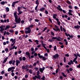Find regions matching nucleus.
Returning a JSON list of instances; mask_svg holds the SVG:
<instances>
[{
  "mask_svg": "<svg viewBox=\"0 0 80 80\" xmlns=\"http://www.w3.org/2000/svg\"><path fill=\"white\" fill-rule=\"evenodd\" d=\"M57 14H54L53 15V18L54 19H55L56 21H57V22L58 23V25L60 26V22L59 21V19L58 18H57Z\"/></svg>",
  "mask_w": 80,
  "mask_h": 80,
  "instance_id": "1",
  "label": "nucleus"
},
{
  "mask_svg": "<svg viewBox=\"0 0 80 80\" xmlns=\"http://www.w3.org/2000/svg\"><path fill=\"white\" fill-rule=\"evenodd\" d=\"M25 30H27L25 31V33L26 34L30 33L31 32V29L27 27L25 28Z\"/></svg>",
  "mask_w": 80,
  "mask_h": 80,
  "instance_id": "2",
  "label": "nucleus"
},
{
  "mask_svg": "<svg viewBox=\"0 0 80 80\" xmlns=\"http://www.w3.org/2000/svg\"><path fill=\"white\" fill-rule=\"evenodd\" d=\"M57 8L60 11H61L63 12V13H66V12L64 10H62V9L61 8V6L59 5H58V7H57Z\"/></svg>",
  "mask_w": 80,
  "mask_h": 80,
  "instance_id": "3",
  "label": "nucleus"
},
{
  "mask_svg": "<svg viewBox=\"0 0 80 80\" xmlns=\"http://www.w3.org/2000/svg\"><path fill=\"white\" fill-rule=\"evenodd\" d=\"M15 21L16 23H20L21 21V19L20 18H15Z\"/></svg>",
  "mask_w": 80,
  "mask_h": 80,
  "instance_id": "4",
  "label": "nucleus"
},
{
  "mask_svg": "<svg viewBox=\"0 0 80 80\" xmlns=\"http://www.w3.org/2000/svg\"><path fill=\"white\" fill-rule=\"evenodd\" d=\"M28 65H26L25 66L23 65L22 66L21 68L22 69H24V70H28L29 69H28V68L29 67Z\"/></svg>",
  "mask_w": 80,
  "mask_h": 80,
  "instance_id": "5",
  "label": "nucleus"
},
{
  "mask_svg": "<svg viewBox=\"0 0 80 80\" xmlns=\"http://www.w3.org/2000/svg\"><path fill=\"white\" fill-rule=\"evenodd\" d=\"M15 62H16V61H15V60H11L9 62V63L10 64H12L13 65H15Z\"/></svg>",
  "mask_w": 80,
  "mask_h": 80,
  "instance_id": "6",
  "label": "nucleus"
},
{
  "mask_svg": "<svg viewBox=\"0 0 80 80\" xmlns=\"http://www.w3.org/2000/svg\"><path fill=\"white\" fill-rule=\"evenodd\" d=\"M73 12V10H71L70 9L69 10V12H68V13L69 15H71V16H73V17H74V15H73L72 13Z\"/></svg>",
  "mask_w": 80,
  "mask_h": 80,
  "instance_id": "7",
  "label": "nucleus"
},
{
  "mask_svg": "<svg viewBox=\"0 0 80 80\" xmlns=\"http://www.w3.org/2000/svg\"><path fill=\"white\" fill-rule=\"evenodd\" d=\"M33 78L34 80H36L37 78L38 79H40V76L38 75V76L37 75L35 76L34 77H33Z\"/></svg>",
  "mask_w": 80,
  "mask_h": 80,
  "instance_id": "8",
  "label": "nucleus"
},
{
  "mask_svg": "<svg viewBox=\"0 0 80 80\" xmlns=\"http://www.w3.org/2000/svg\"><path fill=\"white\" fill-rule=\"evenodd\" d=\"M52 40H60L61 38L60 37L57 38V37H53L52 38Z\"/></svg>",
  "mask_w": 80,
  "mask_h": 80,
  "instance_id": "9",
  "label": "nucleus"
},
{
  "mask_svg": "<svg viewBox=\"0 0 80 80\" xmlns=\"http://www.w3.org/2000/svg\"><path fill=\"white\" fill-rule=\"evenodd\" d=\"M15 68L14 67H12L9 68L8 70V72H10L12 70H14Z\"/></svg>",
  "mask_w": 80,
  "mask_h": 80,
  "instance_id": "10",
  "label": "nucleus"
},
{
  "mask_svg": "<svg viewBox=\"0 0 80 80\" xmlns=\"http://www.w3.org/2000/svg\"><path fill=\"white\" fill-rule=\"evenodd\" d=\"M20 63V61L18 60H16V64L17 67L18 66V64Z\"/></svg>",
  "mask_w": 80,
  "mask_h": 80,
  "instance_id": "11",
  "label": "nucleus"
},
{
  "mask_svg": "<svg viewBox=\"0 0 80 80\" xmlns=\"http://www.w3.org/2000/svg\"><path fill=\"white\" fill-rule=\"evenodd\" d=\"M73 61L72 60H70V61L68 63V64L69 65H71V64L73 65Z\"/></svg>",
  "mask_w": 80,
  "mask_h": 80,
  "instance_id": "12",
  "label": "nucleus"
},
{
  "mask_svg": "<svg viewBox=\"0 0 80 80\" xmlns=\"http://www.w3.org/2000/svg\"><path fill=\"white\" fill-rule=\"evenodd\" d=\"M44 70H45V67H43L42 68H39V71L41 72V73H43V72Z\"/></svg>",
  "mask_w": 80,
  "mask_h": 80,
  "instance_id": "13",
  "label": "nucleus"
},
{
  "mask_svg": "<svg viewBox=\"0 0 80 80\" xmlns=\"http://www.w3.org/2000/svg\"><path fill=\"white\" fill-rule=\"evenodd\" d=\"M58 57H59V55L57 54H56L55 55L53 56V57L54 58H55V59L57 58H58Z\"/></svg>",
  "mask_w": 80,
  "mask_h": 80,
  "instance_id": "14",
  "label": "nucleus"
},
{
  "mask_svg": "<svg viewBox=\"0 0 80 80\" xmlns=\"http://www.w3.org/2000/svg\"><path fill=\"white\" fill-rule=\"evenodd\" d=\"M41 43L42 45V46L45 49H46V47H45V45H46V44L43 43V41H41Z\"/></svg>",
  "mask_w": 80,
  "mask_h": 80,
  "instance_id": "15",
  "label": "nucleus"
},
{
  "mask_svg": "<svg viewBox=\"0 0 80 80\" xmlns=\"http://www.w3.org/2000/svg\"><path fill=\"white\" fill-rule=\"evenodd\" d=\"M74 28L75 29H79L80 28V26L79 25H77L74 27Z\"/></svg>",
  "mask_w": 80,
  "mask_h": 80,
  "instance_id": "16",
  "label": "nucleus"
},
{
  "mask_svg": "<svg viewBox=\"0 0 80 80\" xmlns=\"http://www.w3.org/2000/svg\"><path fill=\"white\" fill-rule=\"evenodd\" d=\"M17 12L16 11L14 14V15L15 17V18H18V16H17Z\"/></svg>",
  "mask_w": 80,
  "mask_h": 80,
  "instance_id": "17",
  "label": "nucleus"
},
{
  "mask_svg": "<svg viewBox=\"0 0 80 80\" xmlns=\"http://www.w3.org/2000/svg\"><path fill=\"white\" fill-rule=\"evenodd\" d=\"M10 28V26L9 25H8L6 26V28L4 29V30H7L8 28Z\"/></svg>",
  "mask_w": 80,
  "mask_h": 80,
  "instance_id": "18",
  "label": "nucleus"
},
{
  "mask_svg": "<svg viewBox=\"0 0 80 80\" xmlns=\"http://www.w3.org/2000/svg\"><path fill=\"white\" fill-rule=\"evenodd\" d=\"M7 60H8V57H6L4 60V61L3 62V63H5V62L7 61Z\"/></svg>",
  "mask_w": 80,
  "mask_h": 80,
  "instance_id": "19",
  "label": "nucleus"
},
{
  "mask_svg": "<svg viewBox=\"0 0 80 80\" xmlns=\"http://www.w3.org/2000/svg\"><path fill=\"white\" fill-rule=\"evenodd\" d=\"M10 11V9L8 7H6V12H8Z\"/></svg>",
  "mask_w": 80,
  "mask_h": 80,
  "instance_id": "20",
  "label": "nucleus"
},
{
  "mask_svg": "<svg viewBox=\"0 0 80 80\" xmlns=\"http://www.w3.org/2000/svg\"><path fill=\"white\" fill-rule=\"evenodd\" d=\"M33 27H34V26L32 24H31L29 26V27H28V28H33Z\"/></svg>",
  "mask_w": 80,
  "mask_h": 80,
  "instance_id": "21",
  "label": "nucleus"
},
{
  "mask_svg": "<svg viewBox=\"0 0 80 80\" xmlns=\"http://www.w3.org/2000/svg\"><path fill=\"white\" fill-rule=\"evenodd\" d=\"M38 55L39 57V58H43V56H42V55H40V53H38Z\"/></svg>",
  "mask_w": 80,
  "mask_h": 80,
  "instance_id": "22",
  "label": "nucleus"
},
{
  "mask_svg": "<svg viewBox=\"0 0 80 80\" xmlns=\"http://www.w3.org/2000/svg\"><path fill=\"white\" fill-rule=\"evenodd\" d=\"M53 30L56 32H57V31H60V30L59 29H55V28H53Z\"/></svg>",
  "mask_w": 80,
  "mask_h": 80,
  "instance_id": "23",
  "label": "nucleus"
},
{
  "mask_svg": "<svg viewBox=\"0 0 80 80\" xmlns=\"http://www.w3.org/2000/svg\"><path fill=\"white\" fill-rule=\"evenodd\" d=\"M45 8H41L40 9V10L41 12H43V11H44L45 10Z\"/></svg>",
  "mask_w": 80,
  "mask_h": 80,
  "instance_id": "24",
  "label": "nucleus"
},
{
  "mask_svg": "<svg viewBox=\"0 0 80 80\" xmlns=\"http://www.w3.org/2000/svg\"><path fill=\"white\" fill-rule=\"evenodd\" d=\"M12 50H13L14 49H15V50H16L17 48V47L16 46L15 47V46H14L13 47H12Z\"/></svg>",
  "mask_w": 80,
  "mask_h": 80,
  "instance_id": "25",
  "label": "nucleus"
},
{
  "mask_svg": "<svg viewBox=\"0 0 80 80\" xmlns=\"http://www.w3.org/2000/svg\"><path fill=\"white\" fill-rule=\"evenodd\" d=\"M5 27V26L4 25H2V26H1L0 27V29H4V28H3Z\"/></svg>",
  "mask_w": 80,
  "mask_h": 80,
  "instance_id": "26",
  "label": "nucleus"
},
{
  "mask_svg": "<svg viewBox=\"0 0 80 80\" xmlns=\"http://www.w3.org/2000/svg\"><path fill=\"white\" fill-rule=\"evenodd\" d=\"M18 12H20L21 11V8H20V7H18Z\"/></svg>",
  "mask_w": 80,
  "mask_h": 80,
  "instance_id": "27",
  "label": "nucleus"
},
{
  "mask_svg": "<svg viewBox=\"0 0 80 80\" xmlns=\"http://www.w3.org/2000/svg\"><path fill=\"white\" fill-rule=\"evenodd\" d=\"M36 4L38 6V5H39V2H38V0H37L36 1Z\"/></svg>",
  "mask_w": 80,
  "mask_h": 80,
  "instance_id": "28",
  "label": "nucleus"
},
{
  "mask_svg": "<svg viewBox=\"0 0 80 80\" xmlns=\"http://www.w3.org/2000/svg\"><path fill=\"white\" fill-rule=\"evenodd\" d=\"M77 58H75L73 60V62H75L77 60Z\"/></svg>",
  "mask_w": 80,
  "mask_h": 80,
  "instance_id": "29",
  "label": "nucleus"
},
{
  "mask_svg": "<svg viewBox=\"0 0 80 80\" xmlns=\"http://www.w3.org/2000/svg\"><path fill=\"white\" fill-rule=\"evenodd\" d=\"M15 4L14 2H13L12 5V7H15Z\"/></svg>",
  "mask_w": 80,
  "mask_h": 80,
  "instance_id": "30",
  "label": "nucleus"
},
{
  "mask_svg": "<svg viewBox=\"0 0 80 80\" xmlns=\"http://www.w3.org/2000/svg\"><path fill=\"white\" fill-rule=\"evenodd\" d=\"M45 76H43L41 79V80H45Z\"/></svg>",
  "mask_w": 80,
  "mask_h": 80,
  "instance_id": "31",
  "label": "nucleus"
},
{
  "mask_svg": "<svg viewBox=\"0 0 80 80\" xmlns=\"http://www.w3.org/2000/svg\"><path fill=\"white\" fill-rule=\"evenodd\" d=\"M75 9H76V10H78L79 9V8H78L77 6H75L74 7Z\"/></svg>",
  "mask_w": 80,
  "mask_h": 80,
  "instance_id": "32",
  "label": "nucleus"
},
{
  "mask_svg": "<svg viewBox=\"0 0 80 80\" xmlns=\"http://www.w3.org/2000/svg\"><path fill=\"white\" fill-rule=\"evenodd\" d=\"M67 3H68V4H71V3L70 2V1H68V0H67Z\"/></svg>",
  "mask_w": 80,
  "mask_h": 80,
  "instance_id": "33",
  "label": "nucleus"
},
{
  "mask_svg": "<svg viewBox=\"0 0 80 80\" xmlns=\"http://www.w3.org/2000/svg\"><path fill=\"white\" fill-rule=\"evenodd\" d=\"M5 2L4 1H2L1 2V4L2 5H5Z\"/></svg>",
  "mask_w": 80,
  "mask_h": 80,
  "instance_id": "34",
  "label": "nucleus"
},
{
  "mask_svg": "<svg viewBox=\"0 0 80 80\" xmlns=\"http://www.w3.org/2000/svg\"><path fill=\"white\" fill-rule=\"evenodd\" d=\"M22 60H23V61H25V60H26V58L25 57H23L22 58Z\"/></svg>",
  "mask_w": 80,
  "mask_h": 80,
  "instance_id": "35",
  "label": "nucleus"
},
{
  "mask_svg": "<svg viewBox=\"0 0 80 80\" xmlns=\"http://www.w3.org/2000/svg\"><path fill=\"white\" fill-rule=\"evenodd\" d=\"M62 74L63 76V77H67V76L64 73L62 72Z\"/></svg>",
  "mask_w": 80,
  "mask_h": 80,
  "instance_id": "36",
  "label": "nucleus"
},
{
  "mask_svg": "<svg viewBox=\"0 0 80 80\" xmlns=\"http://www.w3.org/2000/svg\"><path fill=\"white\" fill-rule=\"evenodd\" d=\"M19 61L21 62L22 60V57H20L19 58Z\"/></svg>",
  "mask_w": 80,
  "mask_h": 80,
  "instance_id": "37",
  "label": "nucleus"
},
{
  "mask_svg": "<svg viewBox=\"0 0 80 80\" xmlns=\"http://www.w3.org/2000/svg\"><path fill=\"white\" fill-rule=\"evenodd\" d=\"M10 32H11V33H13V32H14V31L12 29H10L9 30Z\"/></svg>",
  "mask_w": 80,
  "mask_h": 80,
  "instance_id": "38",
  "label": "nucleus"
},
{
  "mask_svg": "<svg viewBox=\"0 0 80 80\" xmlns=\"http://www.w3.org/2000/svg\"><path fill=\"white\" fill-rule=\"evenodd\" d=\"M60 28L61 31H62V32H63V27H62V26H61L60 27Z\"/></svg>",
  "mask_w": 80,
  "mask_h": 80,
  "instance_id": "39",
  "label": "nucleus"
},
{
  "mask_svg": "<svg viewBox=\"0 0 80 80\" xmlns=\"http://www.w3.org/2000/svg\"><path fill=\"white\" fill-rule=\"evenodd\" d=\"M68 7L70 8V9H72V6L71 5H69L68 6Z\"/></svg>",
  "mask_w": 80,
  "mask_h": 80,
  "instance_id": "40",
  "label": "nucleus"
},
{
  "mask_svg": "<svg viewBox=\"0 0 80 80\" xmlns=\"http://www.w3.org/2000/svg\"><path fill=\"white\" fill-rule=\"evenodd\" d=\"M0 31L1 33H3V31L4 30V29H0Z\"/></svg>",
  "mask_w": 80,
  "mask_h": 80,
  "instance_id": "41",
  "label": "nucleus"
},
{
  "mask_svg": "<svg viewBox=\"0 0 80 80\" xmlns=\"http://www.w3.org/2000/svg\"><path fill=\"white\" fill-rule=\"evenodd\" d=\"M46 49H45L46 50L47 52H48V53H49L50 52V50H49V49H47V48H46Z\"/></svg>",
  "mask_w": 80,
  "mask_h": 80,
  "instance_id": "42",
  "label": "nucleus"
},
{
  "mask_svg": "<svg viewBox=\"0 0 80 80\" xmlns=\"http://www.w3.org/2000/svg\"><path fill=\"white\" fill-rule=\"evenodd\" d=\"M19 13L18 14V15H20V14H22V13H23V12L22 11H19Z\"/></svg>",
  "mask_w": 80,
  "mask_h": 80,
  "instance_id": "43",
  "label": "nucleus"
},
{
  "mask_svg": "<svg viewBox=\"0 0 80 80\" xmlns=\"http://www.w3.org/2000/svg\"><path fill=\"white\" fill-rule=\"evenodd\" d=\"M5 52H8V48H6L5 49Z\"/></svg>",
  "mask_w": 80,
  "mask_h": 80,
  "instance_id": "44",
  "label": "nucleus"
},
{
  "mask_svg": "<svg viewBox=\"0 0 80 80\" xmlns=\"http://www.w3.org/2000/svg\"><path fill=\"white\" fill-rule=\"evenodd\" d=\"M51 35H52V36H54L55 35V34H54V33H53V32H51Z\"/></svg>",
  "mask_w": 80,
  "mask_h": 80,
  "instance_id": "45",
  "label": "nucleus"
},
{
  "mask_svg": "<svg viewBox=\"0 0 80 80\" xmlns=\"http://www.w3.org/2000/svg\"><path fill=\"white\" fill-rule=\"evenodd\" d=\"M64 63H66V58L65 57L64 58Z\"/></svg>",
  "mask_w": 80,
  "mask_h": 80,
  "instance_id": "46",
  "label": "nucleus"
},
{
  "mask_svg": "<svg viewBox=\"0 0 80 80\" xmlns=\"http://www.w3.org/2000/svg\"><path fill=\"white\" fill-rule=\"evenodd\" d=\"M35 52V51H32V52H31V53H32V55H33V54H34Z\"/></svg>",
  "mask_w": 80,
  "mask_h": 80,
  "instance_id": "47",
  "label": "nucleus"
},
{
  "mask_svg": "<svg viewBox=\"0 0 80 80\" xmlns=\"http://www.w3.org/2000/svg\"><path fill=\"white\" fill-rule=\"evenodd\" d=\"M21 22L22 24H23V23H25V21L23 20H22L21 21Z\"/></svg>",
  "mask_w": 80,
  "mask_h": 80,
  "instance_id": "48",
  "label": "nucleus"
},
{
  "mask_svg": "<svg viewBox=\"0 0 80 80\" xmlns=\"http://www.w3.org/2000/svg\"><path fill=\"white\" fill-rule=\"evenodd\" d=\"M74 57H76L75 58H78V56H77V54H74Z\"/></svg>",
  "mask_w": 80,
  "mask_h": 80,
  "instance_id": "49",
  "label": "nucleus"
},
{
  "mask_svg": "<svg viewBox=\"0 0 80 80\" xmlns=\"http://www.w3.org/2000/svg\"><path fill=\"white\" fill-rule=\"evenodd\" d=\"M55 28L56 29H59V28H58L57 26L56 25H55Z\"/></svg>",
  "mask_w": 80,
  "mask_h": 80,
  "instance_id": "50",
  "label": "nucleus"
},
{
  "mask_svg": "<svg viewBox=\"0 0 80 80\" xmlns=\"http://www.w3.org/2000/svg\"><path fill=\"white\" fill-rule=\"evenodd\" d=\"M35 22H40V21L38 19H36L35 20Z\"/></svg>",
  "mask_w": 80,
  "mask_h": 80,
  "instance_id": "51",
  "label": "nucleus"
},
{
  "mask_svg": "<svg viewBox=\"0 0 80 80\" xmlns=\"http://www.w3.org/2000/svg\"><path fill=\"white\" fill-rule=\"evenodd\" d=\"M35 42H36V43L37 44V45H38V42H39V41L38 40H35Z\"/></svg>",
  "mask_w": 80,
  "mask_h": 80,
  "instance_id": "52",
  "label": "nucleus"
},
{
  "mask_svg": "<svg viewBox=\"0 0 80 80\" xmlns=\"http://www.w3.org/2000/svg\"><path fill=\"white\" fill-rule=\"evenodd\" d=\"M32 20H33V19H32V18H30L29 20V22H32Z\"/></svg>",
  "mask_w": 80,
  "mask_h": 80,
  "instance_id": "53",
  "label": "nucleus"
},
{
  "mask_svg": "<svg viewBox=\"0 0 80 80\" xmlns=\"http://www.w3.org/2000/svg\"><path fill=\"white\" fill-rule=\"evenodd\" d=\"M26 54L27 55H30V53H29V52H26Z\"/></svg>",
  "mask_w": 80,
  "mask_h": 80,
  "instance_id": "54",
  "label": "nucleus"
},
{
  "mask_svg": "<svg viewBox=\"0 0 80 80\" xmlns=\"http://www.w3.org/2000/svg\"><path fill=\"white\" fill-rule=\"evenodd\" d=\"M45 13L46 14H47H47H48V11H47V10H45Z\"/></svg>",
  "mask_w": 80,
  "mask_h": 80,
  "instance_id": "55",
  "label": "nucleus"
},
{
  "mask_svg": "<svg viewBox=\"0 0 80 80\" xmlns=\"http://www.w3.org/2000/svg\"><path fill=\"white\" fill-rule=\"evenodd\" d=\"M77 55L78 56V57H79L80 58V54L78 53H77Z\"/></svg>",
  "mask_w": 80,
  "mask_h": 80,
  "instance_id": "56",
  "label": "nucleus"
},
{
  "mask_svg": "<svg viewBox=\"0 0 80 80\" xmlns=\"http://www.w3.org/2000/svg\"><path fill=\"white\" fill-rule=\"evenodd\" d=\"M4 73H5V72H4V71H3L1 72L2 75H3V74H4Z\"/></svg>",
  "mask_w": 80,
  "mask_h": 80,
  "instance_id": "57",
  "label": "nucleus"
},
{
  "mask_svg": "<svg viewBox=\"0 0 80 80\" xmlns=\"http://www.w3.org/2000/svg\"><path fill=\"white\" fill-rule=\"evenodd\" d=\"M42 58L43 60H46V58H45V57H42Z\"/></svg>",
  "mask_w": 80,
  "mask_h": 80,
  "instance_id": "58",
  "label": "nucleus"
},
{
  "mask_svg": "<svg viewBox=\"0 0 80 80\" xmlns=\"http://www.w3.org/2000/svg\"><path fill=\"white\" fill-rule=\"evenodd\" d=\"M11 74L12 76H13L15 75V73L14 72H12Z\"/></svg>",
  "mask_w": 80,
  "mask_h": 80,
  "instance_id": "59",
  "label": "nucleus"
},
{
  "mask_svg": "<svg viewBox=\"0 0 80 80\" xmlns=\"http://www.w3.org/2000/svg\"><path fill=\"white\" fill-rule=\"evenodd\" d=\"M31 52H32V51H34V48H31Z\"/></svg>",
  "mask_w": 80,
  "mask_h": 80,
  "instance_id": "60",
  "label": "nucleus"
},
{
  "mask_svg": "<svg viewBox=\"0 0 80 80\" xmlns=\"http://www.w3.org/2000/svg\"><path fill=\"white\" fill-rule=\"evenodd\" d=\"M77 68H80V64H79L78 65H77Z\"/></svg>",
  "mask_w": 80,
  "mask_h": 80,
  "instance_id": "61",
  "label": "nucleus"
},
{
  "mask_svg": "<svg viewBox=\"0 0 80 80\" xmlns=\"http://www.w3.org/2000/svg\"><path fill=\"white\" fill-rule=\"evenodd\" d=\"M25 78H28V75L27 74H26V75H25Z\"/></svg>",
  "mask_w": 80,
  "mask_h": 80,
  "instance_id": "62",
  "label": "nucleus"
},
{
  "mask_svg": "<svg viewBox=\"0 0 80 80\" xmlns=\"http://www.w3.org/2000/svg\"><path fill=\"white\" fill-rule=\"evenodd\" d=\"M69 70L70 71H73V68H69Z\"/></svg>",
  "mask_w": 80,
  "mask_h": 80,
  "instance_id": "63",
  "label": "nucleus"
},
{
  "mask_svg": "<svg viewBox=\"0 0 80 80\" xmlns=\"http://www.w3.org/2000/svg\"><path fill=\"white\" fill-rule=\"evenodd\" d=\"M29 72L30 73H32V70H29Z\"/></svg>",
  "mask_w": 80,
  "mask_h": 80,
  "instance_id": "64",
  "label": "nucleus"
}]
</instances>
